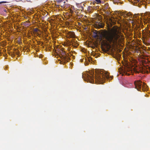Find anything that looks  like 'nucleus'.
Here are the masks:
<instances>
[{
  "label": "nucleus",
  "instance_id": "2eb2a0df",
  "mask_svg": "<svg viewBox=\"0 0 150 150\" xmlns=\"http://www.w3.org/2000/svg\"><path fill=\"white\" fill-rule=\"evenodd\" d=\"M6 3V2L4 1H1L0 2V4H4V3Z\"/></svg>",
  "mask_w": 150,
  "mask_h": 150
},
{
  "label": "nucleus",
  "instance_id": "9d476101",
  "mask_svg": "<svg viewBox=\"0 0 150 150\" xmlns=\"http://www.w3.org/2000/svg\"><path fill=\"white\" fill-rule=\"evenodd\" d=\"M62 59L64 60L65 62H68L70 59L69 57L67 55L62 56Z\"/></svg>",
  "mask_w": 150,
  "mask_h": 150
},
{
  "label": "nucleus",
  "instance_id": "f3484780",
  "mask_svg": "<svg viewBox=\"0 0 150 150\" xmlns=\"http://www.w3.org/2000/svg\"><path fill=\"white\" fill-rule=\"evenodd\" d=\"M140 1V0H136V2H138Z\"/></svg>",
  "mask_w": 150,
  "mask_h": 150
},
{
  "label": "nucleus",
  "instance_id": "39448f33",
  "mask_svg": "<svg viewBox=\"0 0 150 150\" xmlns=\"http://www.w3.org/2000/svg\"><path fill=\"white\" fill-rule=\"evenodd\" d=\"M122 75L123 74L129 75L131 74H133L134 72L136 73H138L139 72L137 71V69L135 67L131 68L128 67H126L122 69Z\"/></svg>",
  "mask_w": 150,
  "mask_h": 150
},
{
  "label": "nucleus",
  "instance_id": "9b49d317",
  "mask_svg": "<svg viewBox=\"0 0 150 150\" xmlns=\"http://www.w3.org/2000/svg\"><path fill=\"white\" fill-rule=\"evenodd\" d=\"M58 1L60 3V5L62 7L63 6L66 4V2L64 1V0H58Z\"/></svg>",
  "mask_w": 150,
  "mask_h": 150
},
{
  "label": "nucleus",
  "instance_id": "6e6552de",
  "mask_svg": "<svg viewBox=\"0 0 150 150\" xmlns=\"http://www.w3.org/2000/svg\"><path fill=\"white\" fill-rule=\"evenodd\" d=\"M97 20L96 22V25L97 28H103V22L102 17L100 15H98Z\"/></svg>",
  "mask_w": 150,
  "mask_h": 150
},
{
  "label": "nucleus",
  "instance_id": "1a4fd4ad",
  "mask_svg": "<svg viewBox=\"0 0 150 150\" xmlns=\"http://www.w3.org/2000/svg\"><path fill=\"white\" fill-rule=\"evenodd\" d=\"M104 83L105 82V78L109 80H111L112 79L113 76H110V73L104 69Z\"/></svg>",
  "mask_w": 150,
  "mask_h": 150
},
{
  "label": "nucleus",
  "instance_id": "0eeeda50",
  "mask_svg": "<svg viewBox=\"0 0 150 150\" xmlns=\"http://www.w3.org/2000/svg\"><path fill=\"white\" fill-rule=\"evenodd\" d=\"M105 13L104 14V22L105 20L106 22V23L107 25H109V24H111L112 22V20L111 18V14L110 13V12L107 10H104V12Z\"/></svg>",
  "mask_w": 150,
  "mask_h": 150
},
{
  "label": "nucleus",
  "instance_id": "a211bd4d",
  "mask_svg": "<svg viewBox=\"0 0 150 150\" xmlns=\"http://www.w3.org/2000/svg\"><path fill=\"white\" fill-rule=\"evenodd\" d=\"M149 33L150 34V30L149 31Z\"/></svg>",
  "mask_w": 150,
  "mask_h": 150
},
{
  "label": "nucleus",
  "instance_id": "423d86ee",
  "mask_svg": "<svg viewBox=\"0 0 150 150\" xmlns=\"http://www.w3.org/2000/svg\"><path fill=\"white\" fill-rule=\"evenodd\" d=\"M135 88L138 91H141V89L143 91H146L147 90V87L145 83H143L142 84V81L140 80L135 81L134 82Z\"/></svg>",
  "mask_w": 150,
  "mask_h": 150
},
{
  "label": "nucleus",
  "instance_id": "7ed1b4c3",
  "mask_svg": "<svg viewBox=\"0 0 150 150\" xmlns=\"http://www.w3.org/2000/svg\"><path fill=\"white\" fill-rule=\"evenodd\" d=\"M82 74V78L85 81L91 83L94 82L93 70V71H89V72H86Z\"/></svg>",
  "mask_w": 150,
  "mask_h": 150
},
{
  "label": "nucleus",
  "instance_id": "f8f14e48",
  "mask_svg": "<svg viewBox=\"0 0 150 150\" xmlns=\"http://www.w3.org/2000/svg\"><path fill=\"white\" fill-rule=\"evenodd\" d=\"M70 37L71 38H74L75 37L74 33L73 32H71L69 33Z\"/></svg>",
  "mask_w": 150,
  "mask_h": 150
},
{
  "label": "nucleus",
  "instance_id": "4468645a",
  "mask_svg": "<svg viewBox=\"0 0 150 150\" xmlns=\"http://www.w3.org/2000/svg\"><path fill=\"white\" fill-rule=\"evenodd\" d=\"M108 3H105L104 5V8H105V9H107V8L108 7Z\"/></svg>",
  "mask_w": 150,
  "mask_h": 150
},
{
  "label": "nucleus",
  "instance_id": "ddd939ff",
  "mask_svg": "<svg viewBox=\"0 0 150 150\" xmlns=\"http://www.w3.org/2000/svg\"><path fill=\"white\" fill-rule=\"evenodd\" d=\"M94 54L93 56H95L96 58H97L98 57L100 56V54L99 53H98L97 54L95 53L94 54Z\"/></svg>",
  "mask_w": 150,
  "mask_h": 150
},
{
  "label": "nucleus",
  "instance_id": "dca6fc26",
  "mask_svg": "<svg viewBox=\"0 0 150 150\" xmlns=\"http://www.w3.org/2000/svg\"><path fill=\"white\" fill-rule=\"evenodd\" d=\"M95 1L98 3H100V0H95Z\"/></svg>",
  "mask_w": 150,
  "mask_h": 150
},
{
  "label": "nucleus",
  "instance_id": "20e7f679",
  "mask_svg": "<svg viewBox=\"0 0 150 150\" xmlns=\"http://www.w3.org/2000/svg\"><path fill=\"white\" fill-rule=\"evenodd\" d=\"M95 78L96 83L97 84H103V69H97L95 70Z\"/></svg>",
  "mask_w": 150,
  "mask_h": 150
},
{
  "label": "nucleus",
  "instance_id": "f257e3e1",
  "mask_svg": "<svg viewBox=\"0 0 150 150\" xmlns=\"http://www.w3.org/2000/svg\"><path fill=\"white\" fill-rule=\"evenodd\" d=\"M106 31L104 29V52L108 53L112 50V46L116 47L121 42L120 36L116 33L106 35Z\"/></svg>",
  "mask_w": 150,
  "mask_h": 150
},
{
  "label": "nucleus",
  "instance_id": "f03ea898",
  "mask_svg": "<svg viewBox=\"0 0 150 150\" xmlns=\"http://www.w3.org/2000/svg\"><path fill=\"white\" fill-rule=\"evenodd\" d=\"M93 37L96 39V44L100 47L103 51V30H101L98 31H95L93 32Z\"/></svg>",
  "mask_w": 150,
  "mask_h": 150
}]
</instances>
